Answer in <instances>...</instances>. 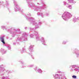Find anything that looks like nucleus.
Instances as JSON below:
<instances>
[{
    "label": "nucleus",
    "instance_id": "nucleus-1",
    "mask_svg": "<svg viewBox=\"0 0 79 79\" xmlns=\"http://www.w3.org/2000/svg\"><path fill=\"white\" fill-rule=\"evenodd\" d=\"M0 39L1 40V42L4 44H5V42L4 41V38H1Z\"/></svg>",
    "mask_w": 79,
    "mask_h": 79
},
{
    "label": "nucleus",
    "instance_id": "nucleus-2",
    "mask_svg": "<svg viewBox=\"0 0 79 79\" xmlns=\"http://www.w3.org/2000/svg\"><path fill=\"white\" fill-rule=\"evenodd\" d=\"M72 77L73 78H76V77H76V76L75 75H73L72 76Z\"/></svg>",
    "mask_w": 79,
    "mask_h": 79
}]
</instances>
